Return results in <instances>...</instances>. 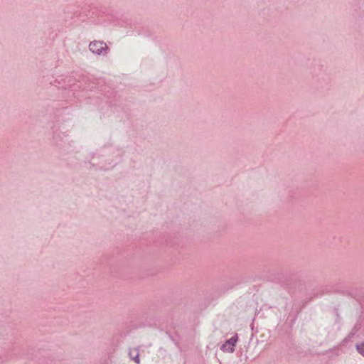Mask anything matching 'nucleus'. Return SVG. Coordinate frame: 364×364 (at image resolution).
Masks as SVG:
<instances>
[{
	"mask_svg": "<svg viewBox=\"0 0 364 364\" xmlns=\"http://www.w3.org/2000/svg\"><path fill=\"white\" fill-rule=\"evenodd\" d=\"M129 355L132 360H134V362L136 364H139L140 360H139V353L136 350H134V352H133L132 350L129 351Z\"/></svg>",
	"mask_w": 364,
	"mask_h": 364,
	"instance_id": "nucleus-3",
	"label": "nucleus"
},
{
	"mask_svg": "<svg viewBox=\"0 0 364 364\" xmlns=\"http://www.w3.org/2000/svg\"><path fill=\"white\" fill-rule=\"evenodd\" d=\"M356 350L358 352L364 357V342L356 345Z\"/></svg>",
	"mask_w": 364,
	"mask_h": 364,
	"instance_id": "nucleus-4",
	"label": "nucleus"
},
{
	"mask_svg": "<svg viewBox=\"0 0 364 364\" xmlns=\"http://www.w3.org/2000/svg\"><path fill=\"white\" fill-rule=\"evenodd\" d=\"M89 49L92 53L99 55H105L109 50L107 45L103 41H94L90 42L89 45Z\"/></svg>",
	"mask_w": 364,
	"mask_h": 364,
	"instance_id": "nucleus-1",
	"label": "nucleus"
},
{
	"mask_svg": "<svg viewBox=\"0 0 364 364\" xmlns=\"http://www.w3.org/2000/svg\"><path fill=\"white\" fill-rule=\"evenodd\" d=\"M237 341V336L231 337L230 339L227 340L225 343H223L221 346V350L223 351H228L232 353L235 350V343Z\"/></svg>",
	"mask_w": 364,
	"mask_h": 364,
	"instance_id": "nucleus-2",
	"label": "nucleus"
}]
</instances>
